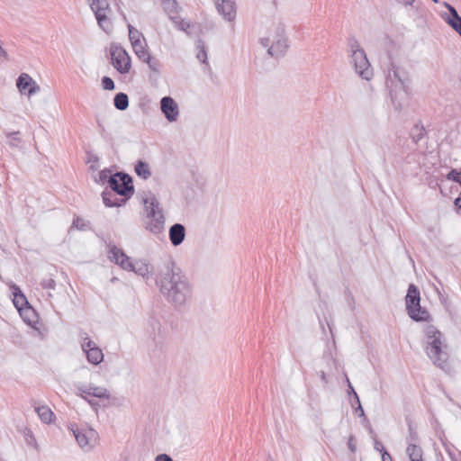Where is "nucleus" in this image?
<instances>
[{
    "label": "nucleus",
    "mask_w": 461,
    "mask_h": 461,
    "mask_svg": "<svg viewBox=\"0 0 461 461\" xmlns=\"http://www.w3.org/2000/svg\"><path fill=\"white\" fill-rule=\"evenodd\" d=\"M108 254L111 261L119 265L124 270L128 271L130 269L131 259L121 249L116 246H111Z\"/></svg>",
    "instance_id": "14"
},
{
    "label": "nucleus",
    "mask_w": 461,
    "mask_h": 461,
    "mask_svg": "<svg viewBox=\"0 0 461 461\" xmlns=\"http://www.w3.org/2000/svg\"><path fill=\"white\" fill-rule=\"evenodd\" d=\"M447 179L453 180L461 185V172L457 171L456 169H452L447 174Z\"/></svg>",
    "instance_id": "34"
},
{
    "label": "nucleus",
    "mask_w": 461,
    "mask_h": 461,
    "mask_svg": "<svg viewBox=\"0 0 461 461\" xmlns=\"http://www.w3.org/2000/svg\"><path fill=\"white\" fill-rule=\"evenodd\" d=\"M406 453L411 461H423V451L416 443H409Z\"/></svg>",
    "instance_id": "20"
},
{
    "label": "nucleus",
    "mask_w": 461,
    "mask_h": 461,
    "mask_svg": "<svg viewBox=\"0 0 461 461\" xmlns=\"http://www.w3.org/2000/svg\"><path fill=\"white\" fill-rule=\"evenodd\" d=\"M155 461H173V459L167 454H159L156 456Z\"/></svg>",
    "instance_id": "38"
},
{
    "label": "nucleus",
    "mask_w": 461,
    "mask_h": 461,
    "mask_svg": "<svg viewBox=\"0 0 461 461\" xmlns=\"http://www.w3.org/2000/svg\"><path fill=\"white\" fill-rule=\"evenodd\" d=\"M320 378L325 384H328V378L324 371L320 372Z\"/></svg>",
    "instance_id": "44"
},
{
    "label": "nucleus",
    "mask_w": 461,
    "mask_h": 461,
    "mask_svg": "<svg viewBox=\"0 0 461 461\" xmlns=\"http://www.w3.org/2000/svg\"><path fill=\"white\" fill-rule=\"evenodd\" d=\"M455 204L459 211H461V192L459 196L455 200Z\"/></svg>",
    "instance_id": "45"
},
{
    "label": "nucleus",
    "mask_w": 461,
    "mask_h": 461,
    "mask_svg": "<svg viewBox=\"0 0 461 461\" xmlns=\"http://www.w3.org/2000/svg\"><path fill=\"white\" fill-rule=\"evenodd\" d=\"M259 41L263 47L267 48L268 55L276 59L283 57L288 49V41L283 26H277L274 32L269 33L267 37L261 38Z\"/></svg>",
    "instance_id": "6"
},
{
    "label": "nucleus",
    "mask_w": 461,
    "mask_h": 461,
    "mask_svg": "<svg viewBox=\"0 0 461 461\" xmlns=\"http://www.w3.org/2000/svg\"><path fill=\"white\" fill-rule=\"evenodd\" d=\"M20 131L6 132L5 136L9 139L8 144L11 147H19L22 140L19 137Z\"/></svg>",
    "instance_id": "28"
},
{
    "label": "nucleus",
    "mask_w": 461,
    "mask_h": 461,
    "mask_svg": "<svg viewBox=\"0 0 461 461\" xmlns=\"http://www.w3.org/2000/svg\"><path fill=\"white\" fill-rule=\"evenodd\" d=\"M81 219L79 218H77L73 221V227H76L77 229L78 230H83L84 229V224H81Z\"/></svg>",
    "instance_id": "40"
},
{
    "label": "nucleus",
    "mask_w": 461,
    "mask_h": 461,
    "mask_svg": "<svg viewBox=\"0 0 461 461\" xmlns=\"http://www.w3.org/2000/svg\"><path fill=\"white\" fill-rule=\"evenodd\" d=\"M23 438L27 445L33 447L37 450L39 449L37 440L31 429H25L23 430Z\"/></svg>",
    "instance_id": "27"
},
{
    "label": "nucleus",
    "mask_w": 461,
    "mask_h": 461,
    "mask_svg": "<svg viewBox=\"0 0 461 461\" xmlns=\"http://www.w3.org/2000/svg\"><path fill=\"white\" fill-rule=\"evenodd\" d=\"M129 28V38H130V41H131V44H134L138 41H141L142 40L140 39L142 37L141 33L136 30L133 26L131 25H129L128 26Z\"/></svg>",
    "instance_id": "29"
},
{
    "label": "nucleus",
    "mask_w": 461,
    "mask_h": 461,
    "mask_svg": "<svg viewBox=\"0 0 461 461\" xmlns=\"http://www.w3.org/2000/svg\"><path fill=\"white\" fill-rule=\"evenodd\" d=\"M161 4L167 12H174L177 5L176 0H161Z\"/></svg>",
    "instance_id": "32"
},
{
    "label": "nucleus",
    "mask_w": 461,
    "mask_h": 461,
    "mask_svg": "<svg viewBox=\"0 0 461 461\" xmlns=\"http://www.w3.org/2000/svg\"><path fill=\"white\" fill-rule=\"evenodd\" d=\"M375 450H377V451H379V452H380V453H382V454H383V452H384V451H386V450L384 449V447L383 443H382V442H380V441H375Z\"/></svg>",
    "instance_id": "39"
},
{
    "label": "nucleus",
    "mask_w": 461,
    "mask_h": 461,
    "mask_svg": "<svg viewBox=\"0 0 461 461\" xmlns=\"http://www.w3.org/2000/svg\"><path fill=\"white\" fill-rule=\"evenodd\" d=\"M216 8L218 12L228 22H232L236 18V5L234 0H216Z\"/></svg>",
    "instance_id": "15"
},
{
    "label": "nucleus",
    "mask_w": 461,
    "mask_h": 461,
    "mask_svg": "<svg viewBox=\"0 0 461 461\" xmlns=\"http://www.w3.org/2000/svg\"><path fill=\"white\" fill-rule=\"evenodd\" d=\"M426 134L427 131L420 122H416L410 131V137L414 143H418Z\"/></svg>",
    "instance_id": "19"
},
{
    "label": "nucleus",
    "mask_w": 461,
    "mask_h": 461,
    "mask_svg": "<svg viewBox=\"0 0 461 461\" xmlns=\"http://www.w3.org/2000/svg\"><path fill=\"white\" fill-rule=\"evenodd\" d=\"M142 61L147 63L149 65V68L152 71H154V72L159 71V67H160L159 61L158 59H154L153 57H151L150 55L149 56V59H145Z\"/></svg>",
    "instance_id": "31"
},
{
    "label": "nucleus",
    "mask_w": 461,
    "mask_h": 461,
    "mask_svg": "<svg viewBox=\"0 0 461 461\" xmlns=\"http://www.w3.org/2000/svg\"><path fill=\"white\" fill-rule=\"evenodd\" d=\"M135 172L138 176L143 179H149L151 176V171L148 163L139 160L135 165Z\"/></svg>",
    "instance_id": "24"
},
{
    "label": "nucleus",
    "mask_w": 461,
    "mask_h": 461,
    "mask_svg": "<svg viewBox=\"0 0 461 461\" xmlns=\"http://www.w3.org/2000/svg\"><path fill=\"white\" fill-rule=\"evenodd\" d=\"M347 381H348V388H349V391H351L356 398V401L357 403H359V398H358V395L357 394V393L355 392L354 388L352 387L348 378H347Z\"/></svg>",
    "instance_id": "42"
},
{
    "label": "nucleus",
    "mask_w": 461,
    "mask_h": 461,
    "mask_svg": "<svg viewBox=\"0 0 461 461\" xmlns=\"http://www.w3.org/2000/svg\"><path fill=\"white\" fill-rule=\"evenodd\" d=\"M72 431L78 446L86 451L98 442V433L92 428H77L72 429Z\"/></svg>",
    "instance_id": "9"
},
{
    "label": "nucleus",
    "mask_w": 461,
    "mask_h": 461,
    "mask_svg": "<svg viewBox=\"0 0 461 461\" xmlns=\"http://www.w3.org/2000/svg\"><path fill=\"white\" fill-rule=\"evenodd\" d=\"M108 183L117 194L129 198L133 194L132 181L127 174L118 172L110 176Z\"/></svg>",
    "instance_id": "8"
},
{
    "label": "nucleus",
    "mask_w": 461,
    "mask_h": 461,
    "mask_svg": "<svg viewBox=\"0 0 461 461\" xmlns=\"http://www.w3.org/2000/svg\"><path fill=\"white\" fill-rule=\"evenodd\" d=\"M409 78L407 73L391 63V68L388 69L386 76V86L390 91L391 98L393 103L395 104L397 109L402 108L401 104H396L398 97L402 98L407 95Z\"/></svg>",
    "instance_id": "5"
},
{
    "label": "nucleus",
    "mask_w": 461,
    "mask_h": 461,
    "mask_svg": "<svg viewBox=\"0 0 461 461\" xmlns=\"http://www.w3.org/2000/svg\"><path fill=\"white\" fill-rule=\"evenodd\" d=\"M81 348L86 353V358L89 363L93 365H98L104 360V354L102 349L97 347L95 342L90 339L86 333H83Z\"/></svg>",
    "instance_id": "11"
},
{
    "label": "nucleus",
    "mask_w": 461,
    "mask_h": 461,
    "mask_svg": "<svg viewBox=\"0 0 461 461\" xmlns=\"http://www.w3.org/2000/svg\"><path fill=\"white\" fill-rule=\"evenodd\" d=\"M160 109L168 122H176L179 115V109L175 100L165 96L160 100Z\"/></svg>",
    "instance_id": "12"
},
{
    "label": "nucleus",
    "mask_w": 461,
    "mask_h": 461,
    "mask_svg": "<svg viewBox=\"0 0 461 461\" xmlns=\"http://www.w3.org/2000/svg\"><path fill=\"white\" fill-rule=\"evenodd\" d=\"M113 104L116 109L120 111H123L127 109L129 105V98L128 95L124 93H118L113 99Z\"/></svg>",
    "instance_id": "26"
},
{
    "label": "nucleus",
    "mask_w": 461,
    "mask_h": 461,
    "mask_svg": "<svg viewBox=\"0 0 461 461\" xmlns=\"http://www.w3.org/2000/svg\"><path fill=\"white\" fill-rule=\"evenodd\" d=\"M16 86L21 93L27 90L29 96L41 91V86L26 73L19 76Z\"/></svg>",
    "instance_id": "13"
},
{
    "label": "nucleus",
    "mask_w": 461,
    "mask_h": 461,
    "mask_svg": "<svg viewBox=\"0 0 461 461\" xmlns=\"http://www.w3.org/2000/svg\"><path fill=\"white\" fill-rule=\"evenodd\" d=\"M348 48L349 62L356 73L361 78L369 81L373 77L374 72L365 50L354 37L348 40Z\"/></svg>",
    "instance_id": "4"
},
{
    "label": "nucleus",
    "mask_w": 461,
    "mask_h": 461,
    "mask_svg": "<svg viewBox=\"0 0 461 461\" xmlns=\"http://www.w3.org/2000/svg\"><path fill=\"white\" fill-rule=\"evenodd\" d=\"M406 310L409 316L416 321H427L430 315L429 312L420 307V296L418 287L411 284L409 285L405 297Z\"/></svg>",
    "instance_id": "7"
},
{
    "label": "nucleus",
    "mask_w": 461,
    "mask_h": 461,
    "mask_svg": "<svg viewBox=\"0 0 461 461\" xmlns=\"http://www.w3.org/2000/svg\"><path fill=\"white\" fill-rule=\"evenodd\" d=\"M399 2L403 4L404 5H411L414 0H399Z\"/></svg>",
    "instance_id": "47"
},
{
    "label": "nucleus",
    "mask_w": 461,
    "mask_h": 461,
    "mask_svg": "<svg viewBox=\"0 0 461 461\" xmlns=\"http://www.w3.org/2000/svg\"><path fill=\"white\" fill-rule=\"evenodd\" d=\"M382 461H393L392 456L387 451H384L382 454Z\"/></svg>",
    "instance_id": "43"
},
{
    "label": "nucleus",
    "mask_w": 461,
    "mask_h": 461,
    "mask_svg": "<svg viewBox=\"0 0 461 461\" xmlns=\"http://www.w3.org/2000/svg\"><path fill=\"white\" fill-rule=\"evenodd\" d=\"M418 440V434L412 426H409V441L410 443H416Z\"/></svg>",
    "instance_id": "37"
},
{
    "label": "nucleus",
    "mask_w": 461,
    "mask_h": 461,
    "mask_svg": "<svg viewBox=\"0 0 461 461\" xmlns=\"http://www.w3.org/2000/svg\"><path fill=\"white\" fill-rule=\"evenodd\" d=\"M25 303H27L26 298L23 294L14 295V303L19 310H21L20 305H23Z\"/></svg>",
    "instance_id": "36"
},
{
    "label": "nucleus",
    "mask_w": 461,
    "mask_h": 461,
    "mask_svg": "<svg viewBox=\"0 0 461 461\" xmlns=\"http://www.w3.org/2000/svg\"><path fill=\"white\" fill-rule=\"evenodd\" d=\"M41 286L45 289H55L56 282L52 278H46L41 281Z\"/></svg>",
    "instance_id": "35"
},
{
    "label": "nucleus",
    "mask_w": 461,
    "mask_h": 461,
    "mask_svg": "<svg viewBox=\"0 0 461 461\" xmlns=\"http://www.w3.org/2000/svg\"><path fill=\"white\" fill-rule=\"evenodd\" d=\"M156 285L166 301L176 308L184 307L192 299L193 285L173 261L167 262L159 271Z\"/></svg>",
    "instance_id": "1"
},
{
    "label": "nucleus",
    "mask_w": 461,
    "mask_h": 461,
    "mask_svg": "<svg viewBox=\"0 0 461 461\" xmlns=\"http://www.w3.org/2000/svg\"><path fill=\"white\" fill-rule=\"evenodd\" d=\"M348 447H349V449L351 450V452H353V453H354V452L356 451V445H355V443H354V438H353V437H352V436H351V437H349V438H348Z\"/></svg>",
    "instance_id": "41"
},
{
    "label": "nucleus",
    "mask_w": 461,
    "mask_h": 461,
    "mask_svg": "<svg viewBox=\"0 0 461 461\" xmlns=\"http://www.w3.org/2000/svg\"><path fill=\"white\" fill-rule=\"evenodd\" d=\"M146 217L144 219V227L152 234L158 235L165 230V215L163 209L157 197L149 194L143 199Z\"/></svg>",
    "instance_id": "3"
},
{
    "label": "nucleus",
    "mask_w": 461,
    "mask_h": 461,
    "mask_svg": "<svg viewBox=\"0 0 461 461\" xmlns=\"http://www.w3.org/2000/svg\"><path fill=\"white\" fill-rule=\"evenodd\" d=\"M131 46L134 50V53L138 56V58L140 59L143 60L145 59H149V56L150 54L149 53L148 50L146 49L147 44H146V41L144 39L141 41H137V42L134 44H131Z\"/></svg>",
    "instance_id": "23"
},
{
    "label": "nucleus",
    "mask_w": 461,
    "mask_h": 461,
    "mask_svg": "<svg viewBox=\"0 0 461 461\" xmlns=\"http://www.w3.org/2000/svg\"><path fill=\"white\" fill-rule=\"evenodd\" d=\"M103 201L104 203L108 207L113 206H121L122 203H124L126 202V199H117L114 197V194L113 192L104 191L103 192Z\"/></svg>",
    "instance_id": "22"
},
{
    "label": "nucleus",
    "mask_w": 461,
    "mask_h": 461,
    "mask_svg": "<svg viewBox=\"0 0 461 461\" xmlns=\"http://www.w3.org/2000/svg\"><path fill=\"white\" fill-rule=\"evenodd\" d=\"M434 3H438V0H432Z\"/></svg>",
    "instance_id": "50"
},
{
    "label": "nucleus",
    "mask_w": 461,
    "mask_h": 461,
    "mask_svg": "<svg viewBox=\"0 0 461 461\" xmlns=\"http://www.w3.org/2000/svg\"><path fill=\"white\" fill-rule=\"evenodd\" d=\"M102 86L105 90H113L115 87L113 80L109 77H104L102 78Z\"/></svg>",
    "instance_id": "33"
},
{
    "label": "nucleus",
    "mask_w": 461,
    "mask_h": 461,
    "mask_svg": "<svg viewBox=\"0 0 461 461\" xmlns=\"http://www.w3.org/2000/svg\"><path fill=\"white\" fill-rule=\"evenodd\" d=\"M169 240L173 246H179L185 238V228L181 223H175L169 228Z\"/></svg>",
    "instance_id": "16"
},
{
    "label": "nucleus",
    "mask_w": 461,
    "mask_h": 461,
    "mask_svg": "<svg viewBox=\"0 0 461 461\" xmlns=\"http://www.w3.org/2000/svg\"><path fill=\"white\" fill-rule=\"evenodd\" d=\"M34 410L38 414L41 420L44 423L50 424L54 419L55 415L53 411L46 405L38 406L36 403L33 404Z\"/></svg>",
    "instance_id": "18"
},
{
    "label": "nucleus",
    "mask_w": 461,
    "mask_h": 461,
    "mask_svg": "<svg viewBox=\"0 0 461 461\" xmlns=\"http://www.w3.org/2000/svg\"><path fill=\"white\" fill-rule=\"evenodd\" d=\"M128 271H133L139 276H147L149 274V265L142 261V260H137L135 262L131 263V267L128 269Z\"/></svg>",
    "instance_id": "21"
},
{
    "label": "nucleus",
    "mask_w": 461,
    "mask_h": 461,
    "mask_svg": "<svg viewBox=\"0 0 461 461\" xmlns=\"http://www.w3.org/2000/svg\"><path fill=\"white\" fill-rule=\"evenodd\" d=\"M196 58L203 64H207V50L204 41L201 39L196 41Z\"/></svg>",
    "instance_id": "25"
},
{
    "label": "nucleus",
    "mask_w": 461,
    "mask_h": 461,
    "mask_svg": "<svg viewBox=\"0 0 461 461\" xmlns=\"http://www.w3.org/2000/svg\"><path fill=\"white\" fill-rule=\"evenodd\" d=\"M427 339L426 352L433 364L441 369L447 366V346L444 341L443 334L433 325H427L424 329Z\"/></svg>",
    "instance_id": "2"
},
{
    "label": "nucleus",
    "mask_w": 461,
    "mask_h": 461,
    "mask_svg": "<svg viewBox=\"0 0 461 461\" xmlns=\"http://www.w3.org/2000/svg\"><path fill=\"white\" fill-rule=\"evenodd\" d=\"M5 55H6L5 50L0 46V57L1 56H5Z\"/></svg>",
    "instance_id": "49"
},
{
    "label": "nucleus",
    "mask_w": 461,
    "mask_h": 461,
    "mask_svg": "<svg viewBox=\"0 0 461 461\" xmlns=\"http://www.w3.org/2000/svg\"><path fill=\"white\" fill-rule=\"evenodd\" d=\"M77 389L80 392L81 395L86 394V395H91V396H94L96 398H106V399L109 398V393L104 387L92 386V385H90L89 387H86V386L82 385V386H78Z\"/></svg>",
    "instance_id": "17"
},
{
    "label": "nucleus",
    "mask_w": 461,
    "mask_h": 461,
    "mask_svg": "<svg viewBox=\"0 0 461 461\" xmlns=\"http://www.w3.org/2000/svg\"><path fill=\"white\" fill-rule=\"evenodd\" d=\"M170 19L175 23V26L181 31H186L187 28H189V23L185 21L180 19L178 16H170Z\"/></svg>",
    "instance_id": "30"
},
{
    "label": "nucleus",
    "mask_w": 461,
    "mask_h": 461,
    "mask_svg": "<svg viewBox=\"0 0 461 461\" xmlns=\"http://www.w3.org/2000/svg\"><path fill=\"white\" fill-rule=\"evenodd\" d=\"M112 64L121 74H126L131 69V58L126 50L118 45H112L110 49Z\"/></svg>",
    "instance_id": "10"
},
{
    "label": "nucleus",
    "mask_w": 461,
    "mask_h": 461,
    "mask_svg": "<svg viewBox=\"0 0 461 461\" xmlns=\"http://www.w3.org/2000/svg\"><path fill=\"white\" fill-rule=\"evenodd\" d=\"M109 177H110V176H108V173H107V172H105V171H102V172L100 173V178H101V180H102V181L105 180L106 178H108V179H109Z\"/></svg>",
    "instance_id": "46"
},
{
    "label": "nucleus",
    "mask_w": 461,
    "mask_h": 461,
    "mask_svg": "<svg viewBox=\"0 0 461 461\" xmlns=\"http://www.w3.org/2000/svg\"><path fill=\"white\" fill-rule=\"evenodd\" d=\"M356 411L359 413V416H364V410L360 404V402L358 403V407L357 408Z\"/></svg>",
    "instance_id": "48"
}]
</instances>
